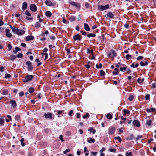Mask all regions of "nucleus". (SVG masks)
<instances>
[{"instance_id":"63","label":"nucleus","mask_w":156,"mask_h":156,"mask_svg":"<svg viewBox=\"0 0 156 156\" xmlns=\"http://www.w3.org/2000/svg\"><path fill=\"white\" fill-rule=\"evenodd\" d=\"M142 137V136L141 135H138L137 136V139L136 140H138L139 139L141 138Z\"/></svg>"},{"instance_id":"54","label":"nucleus","mask_w":156,"mask_h":156,"mask_svg":"<svg viewBox=\"0 0 156 156\" xmlns=\"http://www.w3.org/2000/svg\"><path fill=\"white\" fill-rule=\"evenodd\" d=\"M143 58H144L142 56H140L137 58V60H140V59L141 60V59H142Z\"/></svg>"},{"instance_id":"17","label":"nucleus","mask_w":156,"mask_h":156,"mask_svg":"<svg viewBox=\"0 0 156 156\" xmlns=\"http://www.w3.org/2000/svg\"><path fill=\"white\" fill-rule=\"evenodd\" d=\"M84 28L87 31H89L90 30V29L89 28L88 25L86 23L84 24Z\"/></svg>"},{"instance_id":"30","label":"nucleus","mask_w":156,"mask_h":156,"mask_svg":"<svg viewBox=\"0 0 156 156\" xmlns=\"http://www.w3.org/2000/svg\"><path fill=\"white\" fill-rule=\"evenodd\" d=\"M138 66H139V65L137 63L135 65H134V63H133L130 66L131 67H133V68H136V67H137Z\"/></svg>"},{"instance_id":"1","label":"nucleus","mask_w":156,"mask_h":156,"mask_svg":"<svg viewBox=\"0 0 156 156\" xmlns=\"http://www.w3.org/2000/svg\"><path fill=\"white\" fill-rule=\"evenodd\" d=\"M12 28V32L18 35H21L25 33V31L24 30L18 29L16 28V27L15 28Z\"/></svg>"},{"instance_id":"58","label":"nucleus","mask_w":156,"mask_h":156,"mask_svg":"<svg viewBox=\"0 0 156 156\" xmlns=\"http://www.w3.org/2000/svg\"><path fill=\"white\" fill-rule=\"evenodd\" d=\"M70 151V150L69 149H66L65 151H63V153L64 154H66V153L67 152H68Z\"/></svg>"},{"instance_id":"10","label":"nucleus","mask_w":156,"mask_h":156,"mask_svg":"<svg viewBox=\"0 0 156 156\" xmlns=\"http://www.w3.org/2000/svg\"><path fill=\"white\" fill-rule=\"evenodd\" d=\"M30 9L31 10L34 12H35L37 10V7L34 4H32L30 5Z\"/></svg>"},{"instance_id":"26","label":"nucleus","mask_w":156,"mask_h":156,"mask_svg":"<svg viewBox=\"0 0 156 156\" xmlns=\"http://www.w3.org/2000/svg\"><path fill=\"white\" fill-rule=\"evenodd\" d=\"M88 131H90V132H92L93 134H94L95 133L96 130L94 129L92 127H90V129H88Z\"/></svg>"},{"instance_id":"23","label":"nucleus","mask_w":156,"mask_h":156,"mask_svg":"<svg viewBox=\"0 0 156 156\" xmlns=\"http://www.w3.org/2000/svg\"><path fill=\"white\" fill-rule=\"evenodd\" d=\"M148 63L147 62H140V65L141 66H146L147 65Z\"/></svg>"},{"instance_id":"45","label":"nucleus","mask_w":156,"mask_h":156,"mask_svg":"<svg viewBox=\"0 0 156 156\" xmlns=\"http://www.w3.org/2000/svg\"><path fill=\"white\" fill-rule=\"evenodd\" d=\"M146 100H148L150 99V95L149 94H147L145 97Z\"/></svg>"},{"instance_id":"39","label":"nucleus","mask_w":156,"mask_h":156,"mask_svg":"<svg viewBox=\"0 0 156 156\" xmlns=\"http://www.w3.org/2000/svg\"><path fill=\"white\" fill-rule=\"evenodd\" d=\"M34 91V89L33 87H30L29 89V92L31 93Z\"/></svg>"},{"instance_id":"25","label":"nucleus","mask_w":156,"mask_h":156,"mask_svg":"<svg viewBox=\"0 0 156 156\" xmlns=\"http://www.w3.org/2000/svg\"><path fill=\"white\" fill-rule=\"evenodd\" d=\"M87 36L88 37H95L96 35L93 33H90L89 34L87 35Z\"/></svg>"},{"instance_id":"56","label":"nucleus","mask_w":156,"mask_h":156,"mask_svg":"<svg viewBox=\"0 0 156 156\" xmlns=\"http://www.w3.org/2000/svg\"><path fill=\"white\" fill-rule=\"evenodd\" d=\"M8 50H10L12 48V46L11 44H8Z\"/></svg>"},{"instance_id":"34","label":"nucleus","mask_w":156,"mask_h":156,"mask_svg":"<svg viewBox=\"0 0 156 156\" xmlns=\"http://www.w3.org/2000/svg\"><path fill=\"white\" fill-rule=\"evenodd\" d=\"M4 122V119L2 118L0 119V124L1 125H3Z\"/></svg>"},{"instance_id":"8","label":"nucleus","mask_w":156,"mask_h":156,"mask_svg":"<svg viewBox=\"0 0 156 156\" xmlns=\"http://www.w3.org/2000/svg\"><path fill=\"white\" fill-rule=\"evenodd\" d=\"M10 30L8 29H6L5 30L6 36L8 37L11 38L12 36V34L10 33Z\"/></svg>"},{"instance_id":"21","label":"nucleus","mask_w":156,"mask_h":156,"mask_svg":"<svg viewBox=\"0 0 156 156\" xmlns=\"http://www.w3.org/2000/svg\"><path fill=\"white\" fill-rule=\"evenodd\" d=\"M45 14L46 16L48 17H50L51 15V13L50 11H46Z\"/></svg>"},{"instance_id":"50","label":"nucleus","mask_w":156,"mask_h":156,"mask_svg":"<svg viewBox=\"0 0 156 156\" xmlns=\"http://www.w3.org/2000/svg\"><path fill=\"white\" fill-rule=\"evenodd\" d=\"M96 67L97 68H101L102 67V65L101 64H100L99 65L97 64Z\"/></svg>"},{"instance_id":"15","label":"nucleus","mask_w":156,"mask_h":156,"mask_svg":"<svg viewBox=\"0 0 156 156\" xmlns=\"http://www.w3.org/2000/svg\"><path fill=\"white\" fill-rule=\"evenodd\" d=\"M34 37L33 36L31 35L27 36L26 38V40L27 41H29L30 40H33Z\"/></svg>"},{"instance_id":"2","label":"nucleus","mask_w":156,"mask_h":156,"mask_svg":"<svg viewBox=\"0 0 156 156\" xmlns=\"http://www.w3.org/2000/svg\"><path fill=\"white\" fill-rule=\"evenodd\" d=\"M44 116L46 118L49 119H53L54 116L52 115V113L51 112H48L47 113H45Z\"/></svg>"},{"instance_id":"35","label":"nucleus","mask_w":156,"mask_h":156,"mask_svg":"<svg viewBox=\"0 0 156 156\" xmlns=\"http://www.w3.org/2000/svg\"><path fill=\"white\" fill-rule=\"evenodd\" d=\"M64 111L63 110H55L54 111L55 112H57V113H58V114H61V113H62Z\"/></svg>"},{"instance_id":"11","label":"nucleus","mask_w":156,"mask_h":156,"mask_svg":"<svg viewBox=\"0 0 156 156\" xmlns=\"http://www.w3.org/2000/svg\"><path fill=\"white\" fill-rule=\"evenodd\" d=\"M73 39L75 40L80 41L81 40V36L79 34L75 35L73 37Z\"/></svg>"},{"instance_id":"51","label":"nucleus","mask_w":156,"mask_h":156,"mask_svg":"<svg viewBox=\"0 0 156 156\" xmlns=\"http://www.w3.org/2000/svg\"><path fill=\"white\" fill-rule=\"evenodd\" d=\"M59 138L60 139L62 142H63L64 141L63 136L62 135H60Z\"/></svg>"},{"instance_id":"29","label":"nucleus","mask_w":156,"mask_h":156,"mask_svg":"<svg viewBox=\"0 0 156 156\" xmlns=\"http://www.w3.org/2000/svg\"><path fill=\"white\" fill-rule=\"evenodd\" d=\"M75 17L73 16H71L69 18V20L71 22H72L75 20Z\"/></svg>"},{"instance_id":"33","label":"nucleus","mask_w":156,"mask_h":156,"mask_svg":"<svg viewBox=\"0 0 156 156\" xmlns=\"http://www.w3.org/2000/svg\"><path fill=\"white\" fill-rule=\"evenodd\" d=\"M35 27L38 28L41 27V24L38 22H37L35 25Z\"/></svg>"},{"instance_id":"22","label":"nucleus","mask_w":156,"mask_h":156,"mask_svg":"<svg viewBox=\"0 0 156 156\" xmlns=\"http://www.w3.org/2000/svg\"><path fill=\"white\" fill-rule=\"evenodd\" d=\"M151 122L152 121L151 119H147L146 121V124L148 126H151Z\"/></svg>"},{"instance_id":"43","label":"nucleus","mask_w":156,"mask_h":156,"mask_svg":"<svg viewBox=\"0 0 156 156\" xmlns=\"http://www.w3.org/2000/svg\"><path fill=\"white\" fill-rule=\"evenodd\" d=\"M89 114L88 113H87L86 114V115H83V118L84 119L87 118L89 117Z\"/></svg>"},{"instance_id":"53","label":"nucleus","mask_w":156,"mask_h":156,"mask_svg":"<svg viewBox=\"0 0 156 156\" xmlns=\"http://www.w3.org/2000/svg\"><path fill=\"white\" fill-rule=\"evenodd\" d=\"M132 155V153L131 152H127L126 153V156H131Z\"/></svg>"},{"instance_id":"38","label":"nucleus","mask_w":156,"mask_h":156,"mask_svg":"<svg viewBox=\"0 0 156 156\" xmlns=\"http://www.w3.org/2000/svg\"><path fill=\"white\" fill-rule=\"evenodd\" d=\"M131 57V56L129 54H127L126 55V59H129Z\"/></svg>"},{"instance_id":"59","label":"nucleus","mask_w":156,"mask_h":156,"mask_svg":"<svg viewBox=\"0 0 156 156\" xmlns=\"http://www.w3.org/2000/svg\"><path fill=\"white\" fill-rule=\"evenodd\" d=\"M4 68L3 66H0V71L3 72L4 71Z\"/></svg>"},{"instance_id":"57","label":"nucleus","mask_w":156,"mask_h":156,"mask_svg":"<svg viewBox=\"0 0 156 156\" xmlns=\"http://www.w3.org/2000/svg\"><path fill=\"white\" fill-rule=\"evenodd\" d=\"M23 95L24 92L23 91L19 93V95L20 96L22 97L23 96Z\"/></svg>"},{"instance_id":"14","label":"nucleus","mask_w":156,"mask_h":156,"mask_svg":"<svg viewBox=\"0 0 156 156\" xmlns=\"http://www.w3.org/2000/svg\"><path fill=\"white\" fill-rule=\"evenodd\" d=\"M10 103L12 104V106L13 108H16L17 106L16 102L14 100H11L10 101Z\"/></svg>"},{"instance_id":"62","label":"nucleus","mask_w":156,"mask_h":156,"mask_svg":"<svg viewBox=\"0 0 156 156\" xmlns=\"http://www.w3.org/2000/svg\"><path fill=\"white\" fill-rule=\"evenodd\" d=\"M73 112V111L72 110H71L69 112V115L70 116H72V114Z\"/></svg>"},{"instance_id":"6","label":"nucleus","mask_w":156,"mask_h":156,"mask_svg":"<svg viewBox=\"0 0 156 156\" xmlns=\"http://www.w3.org/2000/svg\"><path fill=\"white\" fill-rule=\"evenodd\" d=\"M108 57L114 58L117 55L116 52L113 50L111 51L110 53L108 54Z\"/></svg>"},{"instance_id":"64","label":"nucleus","mask_w":156,"mask_h":156,"mask_svg":"<svg viewBox=\"0 0 156 156\" xmlns=\"http://www.w3.org/2000/svg\"><path fill=\"white\" fill-rule=\"evenodd\" d=\"M105 148L104 147H102L101 150L100 151V153L102 152L103 151H104L105 150Z\"/></svg>"},{"instance_id":"7","label":"nucleus","mask_w":156,"mask_h":156,"mask_svg":"<svg viewBox=\"0 0 156 156\" xmlns=\"http://www.w3.org/2000/svg\"><path fill=\"white\" fill-rule=\"evenodd\" d=\"M26 64L28 66V69L29 71H31L33 69V67L31 62L30 61H27Z\"/></svg>"},{"instance_id":"4","label":"nucleus","mask_w":156,"mask_h":156,"mask_svg":"<svg viewBox=\"0 0 156 156\" xmlns=\"http://www.w3.org/2000/svg\"><path fill=\"white\" fill-rule=\"evenodd\" d=\"M109 7V5H99L98 6V9L103 11Z\"/></svg>"},{"instance_id":"24","label":"nucleus","mask_w":156,"mask_h":156,"mask_svg":"<svg viewBox=\"0 0 156 156\" xmlns=\"http://www.w3.org/2000/svg\"><path fill=\"white\" fill-rule=\"evenodd\" d=\"M124 115H126V114L129 115L130 113V112L126 109H124L123 110Z\"/></svg>"},{"instance_id":"31","label":"nucleus","mask_w":156,"mask_h":156,"mask_svg":"<svg viewBox=\"0 0 156 156\" xmlns=\"http://www.w3.org/2000/svg\"><path fill=\"white\" fill-rule=\"evenodd\" d=\"M8 91L6 90H2V94L4 95H6L8 93Z\"/></svg>"},{"instance_id":"9","label":"nucleus","mask_w":156,"mask_h":156,"mask_svg":"<svg viewBox=\"0 0 156 156\" xmlns=\"http://www.w3.org/2000/svg\"><path fill=\"white\" fill-rule=\"evenodd\" d=\"M25 13L26 16H28V17H26V18L27 20H32L33 18L32 17H31V15L28 11H26L25 12Z\"/></svg>"},{"instance_id":"5","label":"nucleus","mask_w":156,"mask_h":156,"mask_svg":"<svg viewBox=\"0 0 156 156\" xmlns=\"http://www.w3.org/2000/svg\"><path fill=\"white\" fill-rule=\"evenodd\" d=\"M115 131V128L113 127H110L108 129V132L109 134L112 135L114 133Z\"/></svg>"},{"instance_id":"44","label":"nucleus","mask_w":156,"mask_h":156,"mask_svg":"<svg viewBox=\"0 0 156 156\" xmlns=\"http://www.w3.org/2000/svg\"><path fill=\"white\" fill-rule=\"evenodd\" d=\"M115 139H117L119 142H121L122 141V139L119 136L117 137H115Z\"/></svg>"},{"instance_id":"46","label":"nucleus","mask_w":156,"mask_h":156,"mask_svg":"<svg viewBox=\"0 0 156 156\" xmlns=\"http://www.w3.org/2000/svg\"><path fill=\"white\" fill-rule=\"evenodd\" d=\"M16 120L17 121H19L20 119V117L18 115H16L15 117Z\"/></svg>"},{"instance_id":"3","label":"nucleus","mask_w":156,"mask_h":156,"mask_svg":"<svg viewBox=\"0 0 156 156\" xmlns=\"http://www.w3.org/2000/svg\"><path fill=\"white\" fill-rule=\"evenodd\" d=\"M33 76L32 75H27L23 80L24 82H28L32 80L33 78Z\"/></svg>"},{"instance_id":"48","label":"nucleus","mask_w":156,"mask_h":156,"mask_svg":"<svg viewBox=\"0 0 156 156\" xmlns=\"http://www.w3.org/2000/svg\"><path fill=\"white\" fill-rule=\"evenodd\" d=\"M10 75L9 74L6 73L5 74V77L6 78H10Z\"/></svg>"},{"instance_id":"20","label":"nucleus","mask_w":156,"mask_h":156,"mask_svg":"<svg viewBox=\"0 0 156 156\" xmlns=\"http://www.w3.org/2000/svg\"><path fill=\"white\" fill-rule=\"evenodd\" d=\"M27 7V4L26 2H24L23 4L22 9L23 10L25 9Z\"/></svg>"},{"instance_id":"12","label":"nucleus","mask_w":156,"mask_h":156,"mask_svg":"<svg viewBox=\"0 0 156 156\" xmlns=\"http://www.w3.org/2000/svg\"><path fill=\"white\" fill-rule=\"evenodd\" d=\"M46 4L49 6H53L55 4L54 3H52L51 1H49L46 0L45 2Z\"/></svg>"},{"instance_id":"60","label":"nucleus","mask_w":156,"mask_h":156,"mask_svg":"<svg viewBox=\"0 0 156 156\" xmlns=\"http://www.w3.org/2000/svg\"><path fill=\"white\" fill-rule=\"evenodd\" d=\"M137 81L139 83H141L143 82V80H141L140 78L138 79Z\"/></svg>"},{"instance_id":"18","label":"nucleus","mask_w":156,"mask_h":156,"mask_svg":"<svg viewBox=\"0 0 156 156\" xmlns=\"http://www.w3.org/2000/svg\"><path fill=\"white\" fill-rule=\"evenodd\" d=\"M69 3L72 5H74V6H76V7H78V5H78V4L76 3L75 2H73L72 1H70Z\"/></svg>"},{"instance_id":"55","label":"nucleus","mask_w":156,"mask_h":156,"mask_svg":"<svg viewBox=\"0 0 156 156\" xmlns=\"http://www.w3.org/2000/svg\"><path fill=\"white\" fill-rule=\"evenodd\" d=\"M122 64H121L120 62H119L117 65H116V67H119L120 66H122Z\"/></svg>"},{"instance_id":"40","label":"nucleus","mask_w":156,"mask_h":156,"mask_svg":"<svg viewBox=\"0 0 156 156\" xmlns=\"http://www.w3.org/2000/svg\"><path fill=\"white\" fill-rule=\"evenodd\" d=\"M134 97L133 95H130L129 96L128 99L129 101H132L133 100Z\"/></svg>"},{"instance_id":"52","label":"nucleus","mask_w":156,"mask_h":156,"mask_svg":"<svg viewBox=\"0 0 156 156\" xmlns=\"http://www.w3.org/2000/svg\"><path fill=\"white\" fill-rule=\"evenodd\" d=\"M109 151L111 152H116V150L115 149L111 148L109 149Z\"/></svg>"},{"instance_id":"13","label":"nucleus","mask_w":156,"mask_h":156,"mask_svg":"<svg viewBox=\"0 0 156 156\" xmlns=\"http://www.w3.org/2000/svg\"><path fill=\"white\" fill-rule=\"evenodd\" d=\"M133 123L134 126L139 127L140 126V124L138 121L135 120L133 121Z\"/></svg>"},{"instance_id":"27","label":"nucleus","mask_w":156,"mask_h":156,"mask_svg":"<svg viewBox=\"0 0 156 156\" xmlns=\"http://www.w3.org/2000/svg\"><path fill=\"white\" fill-rule=\"evenodd\" d=\"M115 71H113L112 72V73L114 75H117L119 73L118 69L117 68H115L114 69Z\"/></svg>"},{"instance_id":"49","label":"nucleus","mask_w":156,"mask_h":156,"mask_svg":"<svg viewBox=\"0 0 156 156\" xmlns=\"http://www.w3.org/2000/svg\"><path fill=\"white\" fill-rule=\"evenodd\" d=\"M87 52L88 53H92L93 52V50H90L88 48L87 49Z\"/></svg>"},{"instance_id":"47","label":"nucleus","mask_w":156,"mask_h":156,"mask_svg":"<svg viewBox=\"0 0 156 156\" xmlns=\"http://www.w3.org/2000/svg\"><path fill=\"white\" fill-rule=\"evenodd\" d=\"M23 56V55L21 53H20L17 55V57L18 58H22Z\"/></svg>"},{"instance_id":"16","label":"nucleus","mask_w":156,"mask_h":156,"mask_svg":"<svg viewBox=\"0 0 156 156\" xmlns=\"http://www.w3.org/2000/svg\"><path fill=\"white\" fill-rule=\"evenodd\" d=\"M107 17H109L110 18H113L114 17V15L111 12H109L107 14Z\"/></svg>"},{"instance_id":"28","label":"nucleus","mask_w":156,"mask_h":156,"mask_svg":"<svg viewBox=\"0 0 156 156\" xmlns=\"http://www.w3.org/2000/svg\"><path fill=\"white\" fill-rule=\"evenodd\" d=\"M106 117L108 119H111L112 118V116L110 114L108 113L106 115Z\"/></svg>"},{"instance_id":"42","label":"nucleus","mask_w":156,"mask_h":156,"mask_svg":"<svg viewBox=\"0 0 156 156\" xmlns=\"http://www.w3.org/2000/svg\"><path fill=\"white\" fill-rule=\"evenodd\" d=\"M42 55L44 56L45 55V59H46L48 58V54L47 53H43Z\"/></svg>"},{"instance_id":"37","label":"nucleus","mask_w":156,"mask_h":156,"mask_svg":"<svg viewBox=\"0 0 156 156\" xmlns=\"http://www.w3.org/2000/svg\"><path fill=\"white\" fill-rule=\"evenodd\" d=\"M100 75L101 76H103L105 75V73L103 70H100Z\"/></svg>"},{"instance_id":"41","label":"nucleus","mask_w":156,"mask_h":156,"mask_svg":"<svg viewBox=\"0 0 156 156\" xmlns=\"http://www.w3.org/2000/svg\"><path fill=\"white\" fill-rule=\"evenodd\" d=\"M120 69L121 71L123 72H125L126 70L125 67H124L123 68L121 67Z\"/></svg>"},{"instance_id":"32","label":"nucleus","mask_w":156,"mask_h":156,"mask_svg":"<svg viewBox=\"0 0 156 156\" xmlns=\"http://www.w3.org/2000/svg\"><path fill=\"white\" fill-rule=\"evenodd\" d=\"M10 59L12 60H14L16 58V56L14 55H12L10 56Z\"/></svg>"},{"instance_id":"61","label":"nucleus","mask_w":156,"mask_h":156,"mask_svg":"<svg viewBox=\"0 0 156 156\" xmlns=\"http://www.w3.org/2000/svg\"><path fill=\"white\" fill-rule=\"evenodd\" d=\"M62 21L63 22V23H65V24H66L67 23H66V20L65 19V18L64 17L63 18V20H62Z\"/></svg>"},{"instance_id":"36","label":"nucleus","mask_w":156,"mask_h":156,"mask_svg":"<svg viewBox=\"0 0 156 156\" xmlns=\"http://www.w3.org/2000/svg\"><path fill=\"white\" fill-rule=\"evenodd\" d=\"M134 137V136L133 134H131L128 137V139L130 140H132L133 139Z\"/></svg>"},{"instance_id":"19","label":"nucleus","mask_w":156,"mask_h":156,"mask_svg":"<svg viewBox=\"0 0 156 156\" xmlns=\"http://www.w3.org/2000/svg\"><path fill=\"white\" fill-rule=\"evenodd\" d=\"M87 142L90 143H94L95 142V140L94 139L90 138L89 139L87 140Z\"/></svg>"}]
</instances>
